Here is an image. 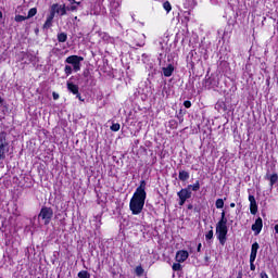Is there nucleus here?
<instances>
[{"label": "nucleus", "instance_id": "obj_1", "mask_svg": "<svg viewBox=\"0 0 278 278\" xmlns=\"http://www.w3.org/2000/svg\"><path fill=\"white\" fill-rule=\"evenodd\" d=\"M146 188L147 182L142 180L130 199L129 210L135 216L142 214V210H144V201H147Z\"/></svg>", "mask_w": 278, "mask_h": 278}, {"label": "nucleus", "instance_id": "obj_2", "mask_svg": "<svg viewBox=\"0 0 278 278\" xmlns=\"http://www.w3.org/2000/svg\"><path fill=\"white\" fill-rule=\"evenodd\" d=\"M227 218L225 217V212L222 213V218L216 225V236L220 244L227 242Z\"/></svg>", "mask_w": 278, "mask_h": 278}, {"label": "nucleus", "instance_id": "obj_3", "mask_svg": "<svg viewBox=\"0 0 278 278\" xmlns=\"http://www.w3.org/2000/svg\"><path fill=\"white\" fill-rule=\"evenodd\" d=\"M7 135L4 131L0 132V160L5 157V153L10 151V143L8 142Z\"/></svg>", "mask_w": 278, "mask_h": 278}, {"label": "nucleus", "instance_id": "obj_4", "mask_svg": "<svg viewBox=\"0 0 278 278\" xmlns=\"http://www.w3.org/2000/svg\"><path fill=\"white\" fill-rule=\"evenodd\" d=\"M65 62L67 64H72L74 71H80L81 70V62H84V58L78 56V55H71L68 56Z\"/></svg>", "mask_w": 278, "mask_h": 278}, {"label": "nucleus", "instance_id": "obj_5", "mask_svg": "<svg viewBox=\"0 0 278 278\" xmlns=\"http://www.w3.org/2000/svg\"><path fill=\"white\" fill-rule=\"evenodd\" d=\"M55 14H59V16H65L66 14V4H52L50 10V15H52L55 18Z\"/></svg>", "mask_w": 278, "mask_h": 278}, {"label": "nucleus", "instance_id": "obj_6", "mask_svg": "<svg viewBox=\"0 0 278 278\" xmlns=\"http://www.w3.org/2000/svg\"><path fill=\"white\" fill-rule=\"evenodd\" d=\"M38 218H42L45 225H49V223H51V218H53V210L49 207L41 208Z\"/></svg>", "mask_w": 278, "mask_h": 278}, {"label": "nucleus", "instance_id": "obj_7", "mask_svg": "<svg viewBox=\"0 0 278 278\" xmlns=\"http://www.w3.org/2000/svg\"><path fill=\"white\" fill-rule=\"evenodd\" d=\"M192 185H189L187 188L181 189L177 194L179 199H185V201H188L190 197H192Z\"/></svg>", "mask_w": 278, "mask_h": 278}, {"label": "nucleus", "instance_id": "obj_8", "mask_svg": "<svg viewBox=\"0 0 278 278\" xmlns=\"http://www.w3.org/2000/svg\"><path fill=\"white\" fill-rule=\"evenodd\" d=\"M264 227V224L262 222V218L258 217L255 223L252 225V231H255V236L260 235L262 231V228Z\"/></svg>", "mask_w": 278, "mask_h": 278}, {"label": "nucleus", "instance_id": "obj_9", "mask_svg": "<svg viewBox=\"0 0 278 278\" xmlns=\"http://www.w3.org/2000/svg\"><path fill=\"white\" fill-rule=\"evenodd\" d=\"M189 257V254H188V251H178L177 254H176V261L181 264L182 262H186V260H188Z\"/></svg>", "mask_w": 278, "mask_h": 278}, {"label": "nucleus", "instance_id": "obj_10", "mask_svg": "<svg viewBox=\"0 0 278 278\" xmlns=\"http://www.w3.org/2000/svg\"><path fill=\"white\" fill-rule=\"evenodd\" d=\"M250 201V212L251 214H257V202L255 201L254 195H249Z\"/></svg>", "mask_w": 278, "mask_h": 278}, {"label": "nucleus", "instance_id": "obj_11", "mask_svg": "<svg viewBox=\"0 0 278 278\" xmlns=\"http://www.w3.org/2000/svg\"><path fill=\"white\" fill-rule=\"evenodd\" d=\"M260 249V243L255 242L252 244L251 248V254H250V260L251 262H255V258L257 257V250Z\"/></svg>", "mask_w": 278, "mask_h": 278}, {"label": "nucleus", "instance_id": "obj_12", "mask_svg": "<svg viewBox=\"0 0 278 278\" xmlns=\"http://www.w3.org/2000/svg\"><path fill=\"white\" fill-rule=\"evenodd\" d=\"M67 89L73 94H79V87L77 85L73 84V83H67Z\"/></svg>", "mask_w": 278, "mask_h": 278}, {"label": "nucleus", "instance_id": "obj_13", "mask_svg": "<svg viewBox=\"0 0 278 278\" xmlns=\"http://www.w3.org/2000/svg\"><path fill=\"white\" fill-rule=\"evenodd\" d=\"M173 71H175V67L173 64H169L168 67H163V75L165 77H170V75H173Z\"/></svg>", "mask_w": 278, "mask_h": 278}, {"label": "nucleus", "instance_id": "obj_14", "mask_svg": "<svg viewBox=\"0 0 278 278\" xmlns=\"http://www.w3.org/2000/svg\"><path fill=\"white\" fill-rule=\"evenodd\" d=\"M179 179L180 181H187V179H190V174H188V172L186 170H181L179 172Z\"/></svg>", "mask_w": 278, "mask_h": 278}, {"label": "nucleus", "instance_id": "obj_15", "mask_svg": "<svg viewBox=\"0 0 278 278\" xmlns=\"http://www.w3.org/2000/svg\"><path fill=\"white\" fill-rule=\"evenodd\" d=\"M53 16L50 14V16L47 18L46 23L43 24V29H49L51 27V24L53 23Z\"/></svg>", "mask_w": 278, "mask_h": 278}, {"label": "nucleus", "instance_id": "obj_16", "mask_svg": "<svg viewBox=\"0 0 278 278\" xmlns=\"http://www.w3.org/2000/svg\"><path fill=\"white\" fill-rule=\"evenodd\" d=\"M67 38L66 33H61L58 35L59 42H66Z\"/></svg>", "mask_w": 278, "mask_h": 278}, {"label": "nucleus", "instance_id": "obj_17", "mask_svg": "<svg viewBox=\"0 0 278 278\" xmlns=\"http://www.w3.org/2000/svg\"><path fill=\"white\" fill-rule=\"evenodd\" d=\"M215 205L217 210H223V207H225V202L223 201V199H217Z\"/></svg>", "mask_w": 278, "mask_h": 278}, {"label": "nucleus", "instance_id": "obj_18", "mask_svg": "<svg viewBox=\"0 0 278 278\" xmlns=\"http://www.w3.org/2000/svg\"><path fill=\"white\" fill-rule=\"evenodd\" d=\"M135 273L137 277H142V275H144V269L142 268V266H137Z\"/></svg>", "mask_w": 278, "mask_h": 278}, {"label": "nucleus", "instance_id": "obj_19", "mask_svg": "<svg viewBox=\"0 0 278 278\" xmlns=\"http://www.w3.org/2000/svg\"><path fill=\"white\" fill-rule=\"evenodd\" d=\"M35 14H38V9L33 8V9H30V10L28 11V15H27L26 17H27V18H33V16H34Z\"/></svg>", "mask_w": 278, "mask_h": 278}, {"label": "nucleus", "instance_id": "obj_20", "mask_svg": "<svg viewBox=\"0 0 278 278\" xmlns=\"http://www.w3.org/2000/svg\"><path fill=\"white\" fill-rule=\"evenodd\" d=\"M269 181H270V186H275V184H277L278 181V175L277 174L271 175L269 178Z\"/></svg>", "mask_w": 278, "mask_h": 278}, {"label": "nucleus", "instance_id": "obj_21", "mask_svg": "<svg viewBox=\"0 0 278 278\" xmlns=\"http://www.w3.org/2000/svg\"><path fill=\"white\" fill-rule=\"evenodd\" d=\"M78 277L79 278H90V273H88L86 270H81L78 273Z\"/></svg>", "mask_w": 278, "mask_h": 278}, {"label": "nucleus", "instance_id": "obj_22", "mask_svg": "<svg viewBox=\"0 0 278 278\" xmlns=\"http://www.w3.org/2000/svg\"><path fill=\"white\" fill-rule=\"evenodd\" d=\"M77 5H79V4L71 3V5L66 8V10H68L70 12H75V11H77Z\"/></svg>", "mask_w": 278, "mask_h": 278}, {"label": "nucleus", "instance_id": "obj_23", "mask_svg": "<svg viewBox=\"0 0 278 278\" xmlns=\"http://www.w3.org/2000/svg\"><path fill=\"white\" fill-rule=\"evenodd\" d=\"M27 16H23V15H16L15 16V21L16 23H23V21H27Z\"/></svg>", "mask_w": 278, "mask_h": 278}, {"label": "nucleus", "instance_id": "obj_24", "mask_svg": "<svg viewBox=\"0 0 278 278\" xmlns=\"http://www.w3.org/2000/svg\"><path fill=\"white\" fill-rule=\"evenodd\" d=\"M201 188V185L199 184V181H197L194 185H191V190H193V192L199 191Z\"/></svg>", "mask_w": 278, "mask_h": 278}, {"label": "nucleus", "instance_id": "obj_25", "mask_svg": "<svg viewBox=\"0 0 278 278\" xmlns=\"http://www.w3.org/2000/svg\"><path fill=\"white\" fill-rule=\"evenodd\" d=\"M212 229L213 227L211 226V230L205 236L206 240H212V238H214V230Z\"/></svg>", "mask_w": 278, "mask_h": 278}, {"label": "nucleus", "instance_id": "obj_26", "mask_svg": "<svg viewBox=\"0 0 278 278\" xmlns=\"http://www.w3.org/2000/svg\"><path fill=\"white\" fill-rule=\"evenodd\" d=\"M164 10H166V12H170V10H173V8L170 7V2H164L163 4Z\"/></svg>", "mask_w": 278, "mask_h": 278}, {"label": "nucleus", "instance_id": "obj_27", "mask_svg": "<svg viewBox=\"0 0 278 278\" xmlns=\"http://www.w3.org/2000/svg\"><path fill=\"white\" fill-rule=\"evenodd\" d=\"M121 129V124L116 123L111 126L112 131H118Z\"/></svg>", "mask_w": 278, "mask_h": 278}, {"label": "nucleus", "instance_id": "obj_28", "mask_svg": "<svg viewBox=\"0 0 278 278\" xmlns=\"http://www.w3.org/2000/svg\"><path fill=\"white\" fill-rule=\"evenodd\" d=\"M173 270H181V264H179V263H174V264H173Z\"/></svg>", "mask_w": 278, "mask_h": 278}, {"label": "nucleus", "instance_id": "obj_29", "mask_svg": "<svg viewBox=\"0 0 278 278\" xmlns=\"http://www.w3.org/2000/svg\"><path fill=\"white\" fill-rule=\"evenodd\" d=\"M65 73H66L67 75H71V73H73V67H71V65H66V66H65Z\"/></svg>", "mask_w": 278, "mask_h": 278}, {"label": "nucleus", "instance_id": "obj_30", "mask_svg": "<svg viewBox=\"0 0 278 278\" xmlns=\"http://www.w3.org/2000/svg\"><path fill=\"white\" fill-rule=\"evenodd\" d=\"M184 105H185V108H192V102L187 100L184 102Z\"/></svg>", "mask_w": 278, "mask_h": 278}, {"label": "nucleus", "instance_id": "obj_31", "mask_svg": "<svg viewBox=\"0 0 278 278\" xmlns=\"http://www.w3.org/2000/svg\"><path fill=\"white\" fill-rule=\"evenodd\" d=\"M255 261H251L250 258V269L255 270V264H253Z\"/></svg>", "mask_w": 278, "mask_h": 278}, {"label": "nucleus", "instance_id": "obj_32", "mask_svg": "<svg viewBox=\"0 0 278 278\" xmlns=\"http://www.w3.org/2000/svg\"><path fill=\"white\" fill-rule=\"evenodd\" d=\"M52 97H53L54 101H58V99H60V94H58L55 92L52 93Z\"/></svg>", "mask_w": 278, "mask_h": 278}, {"label": "nucleus", "instance_id": "obj_33", "mask_svg": "<svg viewBox=\"0 0 278 278\" xmlns=\"http://www.w3.org/2000/svg\"><path fill=\"white\" fill-rule=\"evenodd\" d=\"M68 1H70V3H76L77 5H81V2H77L75 0H68Z\"/></svg>", "mask_w": 278, "mask_h": 278}, {"label": "nucleus", "instance_id": "obj_34", "mask_svg": "<svg viewBox=\"0 0 278 278\" xmlns=\"http://www.w3.org/2000/svg\"><path fill=\"white\" fill-rule=\"evenodd\" d=\"M261 278H268V275L266 273H261Z\"/></svg>", "mask_w": 278, "mask_h": 278}, {"label": "nucleus", "instance_id": "obj_35", "mask_svg": "<svg viewBox=\"0 0 278 278\" xmlns=\"http://www.w3.org/2000/svg\"><path fill=\"white\" fill-rule=\"evenodd\" d=\"M186 203L185 199H179V205H184Z\"/></svg>", "mask_w": 278, "mask_h": 278}, {"label": "nucleus", "instance_id": "obj_36", "mask_svg": "<svg viewBox=\"0 0 278 278\" xmlns=\"http://www.w3.org/2000/svg\"><path fill=\"white\" fill-rule=\"evenodd\" d=\"M76 97H77V99H79V101H84V99H81V94L76 93Z\"/></svg>", "mask_w": 278, "mask_h": 278}, {"label": "nucleus", "instance_id": "obj_37", "mask_svg": "<svg viewBox=\"0 0 278 278\" xmlns=\"http://www.w3.org/2000/svg\"><path fill=\"white\" fill-rule=\"evenodd\" d=\"M275 232L278 233V225L275 226Z\"/></svg>", "mask_w": 278, "mask_h": 278}, {"label": "nucleus", "instance_id": "obj_38", "mask_svg": "<svg viewBox=\"0 0 278 278\" xmlns=\"http://www.w3.org/2000/svg\"><path fill=\"white\" fill-rule=\"evenodd\" d=\"M198 252H201V243L198 245Z\"/></svg>", "mask_w": 278, "mask_h": 278}, {"label": "nucleus", "instance_id": "obj_39", "mask_svg": "<svg viewBox=\"0 0 278 278\" xmlns=\"http://www.w3.org/2000/svg\"><path fill=\"white\" fill-rule=\"evenodd\" d=\"M0 18H3V12L0 11Z\"/></svg>", "mask_w": 278, "mask_h": 278}, {"label": "nucleus", "instance_id": "obj_40", "mask_svg": "<svg viewBox=\"0 0 278 278\" xmlns=\"http://www.w3.org/2000/svg\"><path fill=\"white\" fill-rule=\"evenodd\" d=\"M230 207H236V204H235V203H231V204H230Z\"/></svg>", "mask_w": 278, "mask_h": 278}, {"label": "nucleus", "instance_id": "obj_41", "mask_svg": "<svg viewBox=\"0 0 278 278\" xmlns=\"http://www.w3.org/2000/svg\"><path fill=\"white\" fill-rule=\"evenodd\" d=\"M238 278H242V274H239Z\"/></svg>", "mask_w": 278, "mask_h": 278}, {"label": "nucleus", "instance_id": "obj_42", "mask_svg": "<svg viewBox=\"0 0 278 278\" xmlns=\"http://www.w3.org/2000/svg\"><path fill=\"white\" fill-rule=\"evenodd\" d=\"M0 103H3V100L1 99V97H0Z\"/></svg>", "mask_w": 278, "mask_h": 278}, {"label": "nucleus", "instance_id": "obj_43", "mask_svg": "<svg viewBox=\"0 0 278 278\" xmlns=\"http://www.w3.org/2000/svg\"><path fill=\"white\" fill-rule=\"evenodd\" d=\"M74 21H77V16L74 17Z\"/></svg>", "mask_w": 278, "mask_h": 278}]
</instances>
